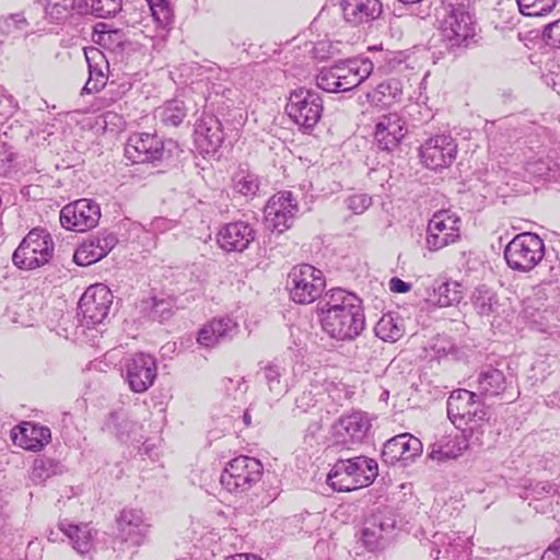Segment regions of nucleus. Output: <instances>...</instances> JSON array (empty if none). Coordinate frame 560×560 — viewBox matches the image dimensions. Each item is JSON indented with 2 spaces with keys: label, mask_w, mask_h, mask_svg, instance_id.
Returning a JSON list of instances; mask_svg holds the SVG:
<instances>
[{
  "label": "nucleus",
  "mask_w": 560,
  "mask_h": 560,
  "mask_svg": "<svg viewBox=\"0 0 560 560\" xmlns=\"http://www.w3.org/2000/svg\"><path fill=\"white\" fill-rule=\"evenodd\" d=\"M98 44L112 52L122 51L126 45H130L120 30L101 32Z\"/></svg>",
  "instance_id": "50"
},
{
  "label": "nucleus",
  "mask_w": 560,
  "mask_h": 560,
  "mask_svg": "<svg viewBox=\"0 0 560 560\" xmlns=\"http://www.w3.org/2000/svg\"><path fill=\"white\" fill-rule=\"evenodd\" d=\"M463 299L462 284L454 280L436 281L429 301L440 307L457 304Z\"/></svg>",
  "instance_id": "35"
},
{
  "label": "nucleus",
  "mask_w": 560,
  "mask_h": 560,
  "mask_svg": "<svg viewBox=\"0 0 560 560\" xmlns=\"http://www.w3.org/2000/svg\"><path fill=\"white\" fill-rule=\"evenodd\" d=\"M338 80L337 88L339 92H347L359 86L368 79L373 71V63L368 60L350 59L337 63Z\"/></svg>",
  "instance_id": "25"
},
{
  "label": "nucleus",
  "mask_w": 560,
  "mask_h": 560,
  "mask_svg": "<svg viewBox=\"0 0 560 560\" xmlns=\"http://www.w3.org/2000/svg\"><path fill=\"white\" fill-rule=\"evenodd\" d=\"M542 38L548 46L560 49V19L545 26Z\"/></svg>",
  "instance_id": "54"
},
{
  "label": "nucleus",
  "mask_w": 560,
  "mask_h": 560,
  "mask_svg": "<svg viewBox=\"0 0 560 560\" xmlns=\"http://www.w3.org/2000/svg\"><path fill=\"white\" fill-rule=\"evenodd\" d=\"M323 100L318 92L296 88L288 96L285 113L304 132H310L319 122L323 115Z\"/></svg>",
  "instance_id": "6"
},
{
  "label": "nucleus",
  "mask_w": 560,
  "mask_h": 560,
  "mask_svg": "<svg viewBox=\"0 0 560 560\" xmlns=\"http://www.w3.org/2000/svg\"><path fill=\"white\" fill-rule=\"evenodd\" d=\"M337 63L329 68H323L316 75V85L326 92L338 93L337 80H338Z\"/></svg>",
  "instance_id": "51"
},
{
  "label": "nucleus",
  "mask_w": 560,
  "mask_h": 560,
  "mask_svg": "<svg viewBox=\"0 0 560 560\" xmlns=\"http://www.w3.org/2000/svg\"><path fill=\"white\" fill-rule=\"evenodd\" d=\"M132 428L133 423L122 413L116 411L110 412L104 423V430L115 434L119 440H124L126 436H128Z\"/></svg>",
  "instance_id": "47"
},
{
  "label": "nucleus",
  "mask_w": 560,
  "mask_h": 560,
  "mask_svg": "<svg viewBox=\"0 0 560 560\" xmlns=\"http://www.w3.org/2000/svg\"><path fill=\"white\" fill-rule=\"evenodd\" d=\"M290 299L296 304H311L326 287L323 271L310 264L294 266L287 278Z\"/></svg>",
  "instance_id": "7"
},
{
  "label": "nucleus",
  "mask_w": 560,
  "mask_h": 560,
  "mask_svg": "<svg viewBox=\"0 0 560 560\" xmlns=\"http://www.w3.org/2000/svg\"><path fill=\"white\" fill-rule=\"evenodd\" d=\"M16 106L14 98L0 90V125L15 113Z\"/></svg>",
  "instance_id": "56"
},
{
  "label": "nucleus",
  "mask_w": 560,
  "mask_h": 560,
  "mask_svg": "<svg viewBox=\"0 0 560 560\" xmlns=\"http://www.w3.org/2000/svg\"><path fill=\"white\" fill-rule=\"evenodd\" d=\"M14 155L11 147L0 141V175H5L12 168Z\"/></svg>",
  "instance_id": "57"
},
{
  "label": "nucleus",
  "mask_w": 560,
  "mask_h": 560,
  "mask_svg": "<svg viewBox=\"0 0 560 560\" xmlns=\"http://www.w3.org/2000/svg\"><path fill=\"white\" fill-rule=\"evenodd\" d=\"M520 12L526 16H540L550 12L556 0H516Z\"/></svg>",
  "instance_id": "48"
},
{
  "label": "nucleus",
  "mask_w": 560,
  "mask_h": 560,
  "mask_svg": "<svg viewBox=\"0 0 560 560\" xmlns=\"http://www.w3.org/2000/svg\"><path fill=\"white\" fill-rule=\"evenodd\" d=\"M545 255L544 241L535 233H520L508 243L504 258L508 266L522 272L533 270Z\"/></svg>",
  "instance_id": "8"
},
{
  "label": "nucleus",
  "mask_w": 560,
  "mask_h": 560,
  "mask_svg": "<svg viewBox=\"0 0 560 560\" xmlns=\"http://www.w3.org/2000/svg\"><path fill=\"white\" fill-rule=\"evenodd\" d=\"M559 488L551 481L525 480L518 493L523 500L541 501L555 497Z\"/></svg>",
  "instance_id": "37"
},
{
  "label": "nucleus",
  "mask_w": 560,
  "mask_h": 560,
  "mask_svg": "<svg viewBox=\"0 0 560 560\" xmlns=\"http://www.w3.org/2000/svg\"><path fill=\"white\" fill-rule=\"evenodd\" d=\"M399 1L404 4H407V5H410L411 8H413V10L411 12H412V14H415L418 18L423 20V19L430 16V13H431L430 5L422 4V2H424L425 0H399Z\"/></svg>",
  "instance_id": "58"
},
{
  "label": "nucleus",
  "mask_w": 560,
  "mask_h": 560,
  "mask_svg": "<svg viewBox=\"0 0 560 560\" xmlns=\"http://www.w3.org/2000/svg\"><path fill=\"white\" fill-rule=\"evenodd\" d=\"M389 290L395 293H407L411 290V283L394 277L389 280Z\"/></svg>",
  "instance_id": "63"
},
{
  "label": "nucleus",
  "mask_w": 560,
  "mask_h": 560,
  "mask_svg": "<svg viewBox=\"0 0 560 560\" xmlns=\"http://www.w3.org/2000/svg\"><path fill=\"white\" fill-rule=\"evenodd\" d=\"M457 155L456 140L450 135H436L429 138L420 147L422 163L431 170L438 171L450 167Z\"/></svg>",
  "instance_id": "16"
},
{
  "label": "nucleus",
  "mask_w": 560,
  "mask_h": 560,
  "mask_svg": "<svg viewBox=\"0 0 560 560\" xmlns=\"http://www.w3.org/2000/svg\"><path fill=\"white\" fill-rule=\"evenodd\" d=\"M323 330L339 341L355 339L365 328V315L362 305H354L339 313L320 315Z\"/></svg>",
  "instance_id": "10"
},
{
  "label": "nucleus",
  "mask_w": 560,
  "mask_h": 560,
  "mask_svg": "<svg viewBox=\"0 0 560 560\" xmlns=\"http://www.w3.org/2000/svg\"><path fill=\"white\" fill-rule=\"evenodd\" d=\"M503 363L486 364L480 368L477 376V390L479 396L495 397L504 393L508 380L502 369Z\"/></svg>",
  "instance_id": "29"
},
{
  "label": "nucleus",
  "mask_w": 560,
  "mask_h": 560,
  "mask_svg": "<svg viewBox=\"0 0 560 560\" xmlns=\"http://www.w3.org/2000/svg\"><path fill=\"white\" fill-rule=\"evenodd\" d=\"M370 429L371 422L366 413L354 411L345 415L332 425L335 443L350 448L352 444L361 443Z\"/></svg>",
  "instance_id": "19"
},
{
  "label": "nucleus",
  "mask_w": 560,
  "mask_h": 560,
  "mask_svg": "<svg viewBox=\"0 0 560 560\" xmlns=\"http://www.w3.org/2000/svg\"><path fill=\"white\" fill-rule=\"evenodd\" d=\"M471 303L475 311L480 316H490L495 313L499 307L497 293L486 285H481L475 290Z\"/></svg>",
  "instance_id": "38"
},
{
  "label": "nucleus",
  "mask_w": 560,
  "mask_h": 560,
  "mask_svg": "<svg viewBox=\"0 0 560 560\" xmlns=\"http://www.w3.org/2000/svg\"><path fill=\"white\" fill-rule=\"evenodd\" d=\"M28 311H30V304H26L24 302L20 303L18 305L15 314L21 318H15L14 320L20 323L23 326H33L34 317L32 315H30L27 318L23 317L24 312H28Z\"/></svg>",
  "instance_id": "62"
},
{
  "label": "nucleus",
  "mask_w": 560,
  "mask_h": 560,
  "mask_svg": "<svg viewBox=\"0 0 560 560\" xmlns=\"http://www.w3.org/2000/svg\"><path fill=\"white\" fill-rule=\"evenodd\" d=\"M401 95V82L397 79H388L368 92L366 100L372 106L384 109L399 102Z\"/></svg>",
  "instance_id": "31"
},
{
  "label": "nucleus",
  "mask_w": 560,
  "mask_h": 560,
  "mask_svg": "<svg viewBox=\"0 0 560 560\" xmlns=\"http://www.w3.org/2000/svg\"><path fill=\"white\" fill-rule=\"evenodd\" d=\"M540 560H560V537L544 551Z\"/></svg>",
  "instance_id": "60"
},
{
  "label": "nucleus",
  "mask_w": 560,
  "mask_h": 560,
  "mask_svg": "<svg viewBox=\"0 0 560 560\" xmlns=\"http://www.w3.org/2000/svg\"><path fill=\"white\" fill-rule=\"evenodd\" d=\"M55 468L56 464L52 459L37 458L30 471V479L34 485H42L55 474Z\"/></svg>",
  "instance_id": "49"
},
{
  "label": "nucleus",
  "mask_w": 560,
  "mask_h": 560,
  "mask_svg": "<svg viewBox=\"0 0 560 560\" xmlns=\"http://www.w3.org/2000/svg\"><path fill=\"white\" fill-rule=\"evenodd\" d=\"M345 20L357 26L376 20L383 12L380 0H341Z\"/></svg>",
  "instance_id": "27"
},
{
  "label": "nucleus",
  "mask_w": 560,
  "mask_h": 560,
  "mask_svg": "<svg viewBox=\"0 0 560 560\" xmlns=\"http://www.w3.org/2000/svg\"><path fill=\"white\" fill-rule=\"evenodd\" d=\"M264 374V380L268 385L269 390L276 396H283L288 392V386L282 382L281 368L272 362L267 363L260 368Z\"/></svg>",
  "instance_id": "42"
},
{
  "label": "nucleus",
  "mask_w": 560,
  "mask_h": 560,
  "mask_svg": "<svg viewBox=\"0 0 560 560\" xmlns=\"http://www.w3.org/2000/svg\"><path fill=\"white\" fill-rule=\"evenodd\" d=\"M431 557L435 560L442 555L451 560H469L471 553L470 537L459 533H435L432 540Z\"/></svg>",
  "instance_id": "20"
},
{
  "label": "nucleus",
  "mask_w": 560,
  "mask_h": 560,
  "mask_svg": "<svg viewBox=\"0 0 560 560\" xmlns=\"http://www.w3.org/2000/svg\"><path fill=\"white\" fill-rule=\"evenodd\" d=\"M374 331L380 339L390 342L402 336V327L392 314H384L376 323Z\"/></svg>",
  "instance_id": "41"
},
{
  "label": "nucleus",
  "mask_w": 560,
  "mask_h": 560,
  "mask_svg": "<svg viewBox=\"0 0 560 560\" xmlns=\"http://www.w3.org/2000/svg\"><path fill=\"white\" fill-rule=\"evenodd\" d=\"M224 132L221 120L213 114L203 113L195 127V143L202 154L215 153L222 145Z\"/></svg>",
  "instance_id": "21"
},
{
  "label": "nucleus",
  "mask_w": 560,
  "mask_h": 560,
  "mask_svg": "<svg viewBox=\"0 0 560 560\" xmlns=\"http://www.w3.org/2000/svg\"><path fill=\"white\" fill-rule=\"evenodd\" d=\"M101 207L92 199H79L65 206L60 211L61 225L70 231L85 232L98 224Z\"/></svg>",
  "instance_id": "14"
},
{
  "label": "nucleus",
  "mask_w": 560,
  "mask_h": 560,
  "mask_svg": "<svg viewBox=\"0 0 560 560\" xmlns=\"http://www.w3.org/2000/svg\"><path fill=\"white\" fill-rule=\"evenodd\" d=\"M299 210L298 202L291 191L273 195L265 207V220L269 229L278 233L289 230Z\"/></svg>",
  "instance_id": "17"
},
{
  "label": "nucleus",
  "mask_w": 560,
  "mask_h": 560,
  "mask_svg": "<svg viewBox=\"0 0 560 560\" xmlns=\"http://www.w3.org/2000/svg\"><path fill=\"white\" fill-rule=\"evenodd\" d=\"M237 331L238 325L231 317L213 318L199 330L197 341L203 347L212 348L232 339Z\"/></svg>",
  "instance_id": "28"
},
{
  "label": "nucleus",
  "mask_w": 560,
  "mask_h": 560,
  "mask_svg": "<svg viewBox=\"0 0 560 560\" xmlns=\"http://www.w3.org/2000/svg\"><path fill=\"white\" fill-rule=\"evenodd\" d=\"M233 189L244 197H254L259 190L260 182L256 174L240 168L232 178Z\"/></svg>",
  "instance_id": "40"
},
{
  "label": "nucleus",
  "mask_w": 560,
  "mask_h": 560,
  "mask_svg": "<svg viewBox=\"0 0 560 560\" xmlns=\"http://www.w3.org/2000/svg\"><path fill=\"white\" fill-rule=\"evenodd\" d=\"M44 7L45 18L50 23H61L66 21L74 10L75 0H36Z\"/></svg>",
  "instance_id": "39"
},
{
  "label": "nucleus",
  "mask_w": 560,
  "mask_h": 560,
  "mask_svg": "<svg viewBox=\"0 0 560 560\" xmlns=\"http://www.w3.org/2000/svg\"><path fill=\"white\" fill-rule=\"evenodd\" d=\"M262 471V464L258 459L237 456L228 463L220 482L231 493H243L261 479Z\"/></svg>",
  "instance_id": "9"
},
{
  "label": "nucleus",
  "mask_w": 560,
  "mask_h": 560,
  "mask_svg": "<svg viewBox=\"0 0 560 560\" xmlns=\"http://www.w3.org/2000/svg\"><path fill=\"white\" fill-rule=\"evenodd\" d=\"M28 22L22 13L9 14L0 19V33L18 37L26 32Z\"/></svg>",
  "instance_id": "46"
},
{
  "label": "nucleus",
  "mask_w": 560,
  "mask_h": 560,
  "mask_svg": "<svg viewBox=\"0 0 560 560\" xmlns=\"http://www.w3.org/2000/svg\"><path fill=\"white\" fill-rule=\"evenodd\" d=\"M469 9L470 7H457L450 10L442 22V42L454 55L460 54L477 43L476 21Z\"/></svg>",
  "instance_id": "4"
},
{
  "label": "nucleus",
  "mask_w": 560,
  "mask_h": 560,
  "mask_svg": "<svg viewBox=\"0 0 560 560\" xmlns=\"http://www.w3.org/2000/svg\"><path fill=\"white\" fill-rule=\"evenodd\" d=\"M479 395L467 389L452 392L447 399V417L464 435L469 436L472 444L481 445L483 423L488 412L483 405L476 400Z\"/></svg>",
  "instance_id": "1"
},
{
  "label": "nucleus",
  "mask_w": 560,
  "mask_h": 560,
  "mask_svg": "<svg viewBox=\"0 0 560 560\" xmlns=\"http://www.w3.org/2000/svg\"><path fill=\"white\" fill-rule=\"evenodd\" d=\"M378 476L375 459L366 456L339 458L327 475L326 482L338 492H350L369 487Z\"/></svg>",
  "instance_id": "2"
},
{
  "label": "nucleus",
  "mask_w": 560,
  "mask_h": 560,
  "mask_svg": "<svg viewBox=\"0 0 560 560\" xmlns=\"http://www.w3.org/2000/svg\"><path fill=\"white\" fill-rule=\"evenodd\" d=\"M175 305L176 299L173 296L162 299L153 296L151 299L149 316L161 323L168 320L174 315Z\"/></svg>",
  "instance_id": "44"
},
{
  "label": "nucleus",
  "mask_w": 560,
  "mask_h": 560,
  "mask_svg": "<svg viewBox=\"0 0 560 560\" xmlns=\"http://www.w3.org/2000/svg\"><path fill=\"white\" fill-rule=\"evenodd\" d=\"M225 560H262V559L253 553H236V555L228 557Z\"/></svg>",
  "instance_id": "64"
},
{
  "label": "nucleus",
  "mask_w": 560,
  "mask_h": 560,
  "mask_svg": "<svg viewBox=\"0 0 560 560\" xmlns=\"http://www.w3.org/2000/svg\"><path fill=\"white\" fill-rule=\"evenodd\" d=\"M407 132L405 120L397 113L383 115L375 126L374 139L378 150H396Z\"/></svg>",
  "instance_id": "22"
},
{
  "label": "nucleus",
  "mask_w": 560,
  "mask_h": 560,
  "mask_svg": "<svg viewBox=\"0 0 560 560\" xmlns=\"http://www.w3.org/2000/svg\"><path fill=\"white\" fill-rule=\"evenodd\" d=\"M421 453V441L409 433H402L389 439L384 444L382 458L384 463L395 465L397 462L412 460Z\"/></svg>",
  "instance_id": "24"
},
{
  "label": "nucleus",
  "mask_w": 560,
  "mask_h": 560,
  "mask_svg": "<svg viewBox=\"0 0 560 560\" xmlns=\"http://www.w3.org/2000/svg\"><path fill=\"white\" fill-rule=\"evenodd\" d=\"M164 153L165 142L156 133H132L125 145V156L133 164L161 161Z\"/></svg>",
  "instance_id": "15"
},
{
  "label": "nucleus",
  "mask_w": 560,
  "mask_h": 560,
  "mask_svg": "<svg viewBox=\"0 0 560 560\" xmlns=\"http://www.w3.org/2000/svg\"><path fill=\"white\" fill-rule=\"evenodd\" d=\"M58 527L79 553L84 555L92 549L94 533L89 524L73 525L63 520L58 523Z\"/></svg>",
  "instance_id": "33"
},
{
  "label": "nucleus",
  "mask_w": 560,
  "mask_h": 560,
  "mask_svg": "<svg viewBox=\"0 0 560 560\" xmlns=\"http://www.w3.org/2000/svg\"><path fill=\"white\" fill-rule=\"evenodd\" d=\"M388 67L390 70L402 71L408 68L406 65V57L402 52H396L388 59Z\"/></svg>",
  "instance_id": "61"
},
{
  "label": "nucleus",
  "mask_w": 560,
  "mask_h": 560,
  "mask_svg": "<svg viewBox=\"0 0 560 560\" xmlns=\"http://www.w3.org/2000/svg\"><path fill=\"white\" fill-rule=\"evenodd\" d=\"M155 118L165 127H178L187 116V107L182 100H170L155 109Z\"/></svg>",
  "instance_id": "36"
},
{
  "label": "nucleus",
  "mask_w": 560,
  "mask_h": 560,
  "mask_svg": "<svg viewBox=\"0 0 560 560\" xmlns=\"http://www.w3.org/2000/svg\"><path fill=\"white\" fill-rule=\"evenodd\" d=\"M463 436V440H459V438L442 436L430 446V458L443 462L460 456L463 451L466 450L469 444H472L469 436L464 434Z\"/></svg>",
  "instance_id": "32"
},
{
  "label": "nucleus",
  "mask_w": 560,
  "mask_h": 560,
  "mask_svg": "<svg viewBox=\"0 0 560 560\" xmlns=\"http://www.w3.org/2000/svg\"><path fill=\"white\" fill-rule=\"evenodd\" d=\"M362 305V301L354 293L346 291L341 288H335L326 293L324 302L319 306V316L325 314L339 313L354 305Z\"/></svg>",
  "instance_id": "34"
},
{
  "label": "nucleus",
  "mask_w": 560,
  "mask_h": 560,
  "mask_svg": "<svg viewBox=\"0 0 560 560\" xmlns=\"http://www.w3.org/2000/svg\"><path fill=\"white\" fill-rule=\"evenodd\" d=\"M131 88L130 83H121L120 85H117L114 81L108 83L106 86V93L109 94V100L112 102H115L119 100L124 94H126Z\"/></svg>",
  "instance_id": "59"
},
{
  "label": "nucleus",
  "mask_w": 560,
  "mask_h": 560,
  "mask_svg": "<svg viewBox=\"0 0 560 560\" xmlns=\"http://www.w3.org/2000/svg\"><path fill=\"white\" fill-rule=\"evenodd\" d=\"M396 528V516L387 508H377L364 521L361 530L363 545L370 551L382 550L388 544Z\"/></svg>",
  "instance_id": "11"
},
{
  "label": "nucleus",
  "mask_w": 560,
  "mask_h": 560,
  "mask_svg": "<svg viewBox=\"0 0 560 560\" xmlns=\"http://www.w3.org/2000/svg\"><path fill=\"white\" fill-rule=\"evenodd\" d=\"M84 3L93 15L102 19L115 16L122 5L121 0H84Z\"/></svg>",
  "instance_id": "45"
},
{
  "label": "nucleus",
  "mask_w": 560,
  "mask_h": 560,
  "mask_svg": "<svg viewBox=\"0 0 560 560\" xmlns=\"http://www.w3.org/2000/svg\"><path fill=\"white\" fill-rule=\"evenodd\" d=\"M12 439L21 447L36 452L50 442L51 434L47 427L24 422L19 427V433L13 430Z\"/></svg>",
  "instance_id": "30"
},
{
  "label": "nucleus",
  "mask_w": 560,
  "mask_h": 560,
  "mask_svg": "<svg viewBox=\"0 0 560 560\" xmlns=\"http://www.w3.org/2000/svg\"><path fill=\"white\" fill-rule=\"evenodd\" d=\"M346 202L353 213L361 214L372 205V198L368 194H354Z\"/></svg>",
  "instance_id": "53"
},
{
  "label": "nucleus",
  "mask_w": 560,
  "mask_h": 560,
  "mask_svg": "<svg viewBox=\"0 0 560 560\" xmlns=\"http://www.w3.org/2000/svg\"><path fill=\"white\" fill-rule=\"evenodd\" d=\"M88 62H90V57L86 56ZM90 69V78L83 86L82 92L92 93L94 91H98L101 86H105L104 74L101 70H96L92 68V65L89 63Z\"/></svg>",
  "instance_id": "55"
},
{
  "label": "nucleus",
  "mask_w": 560,
  "mask_h": 560,
  "mask_svg": "<svg viewBox=\"0 0 560 560\" xmlns=\"http://www.w3.org/2000/svg\"><path fill=\"white\" fill-rule=\"evenodd\" d=\"M54 241L50 233L40 228L31 230L12 255L14 265L24 270L39 268L52 258Z\"/></svg>",
  "instance_id": "5"
},
{
  "label": "nucleus",
  "mask_w": 560,
  "mask_h": 560,
  "mask_svg": "<svg viewBox=\"0 0 560 560\" xmlns=\"http://www.w3.org/2000/svg\"><path fill=\"white\" fill-rule=\"evenodd\" d=\"M103 258V250H98L91 238L84 241L73 254V260L79 266H90Z\"/></svg>",
  "instance_id": "43"
},
{
  "label": "nucleus",
  "mask_w": 560,
  "mask_h": 560,
  "mask_svg": "<svg viewBox=\"0 0 560 560\" xmlns=\"http://www.w3.org/2000/svg\"><path fill=\"white\" fill-rule=\"evenodd\" d=\"M95 245H97V249L103 250V257H106L108 253L117 245L118 238L114 232H109L107 230H103L98 232L96 235L90 237Z\"/></svg>",
  "instance_id": "52"
},
{
  "label": "nucleus",
  "mask_w": 560,
  "mask_h": 560,
  "mask_svg": "<svg viewBox=\"0 0 560 560\" xmlns=\"http://www.w3.org/2000/svg\"><path fill=\"white\" fill-rule=\"evenodd\" d=\"M117 523L124 541L135 546H139L144 541L149 525L144 522L141 510H122L117 518Z\"/></svg>",
  "instance_id": "26"
},
{
  "label": "nucleus",
  "mask_w": 560,
  "mask_h": 560,
  "mask_svg": "<svg viewBox=\"0 0 560 560\" xmlns=\"http://www.w3.org/2000/svg\"><path fill=\"white\" fill-rule=\"evenodd\" d=\"M256 237L255 229L247 222L235 221L224 224L217 234V243L225 252L242 253Z\"/></svg>",
  "instance_id": "23"
},
{
  "label": "nucleus",
  "mask_w": 560,
  "mask_h": 560,
  "mask_svg": "<svg viewBox=\"0 0 560 560\" xmlns=\"http://www.w3.org/2000/svg\"><path fill=\"white\" fill-rule=\"evenodd\" d=\"M460 218L451 210H440L430 219L427 226V247L436 252L460 238Z\"/></svg>",
  "instance_id": "12"
},
{
  "label": "nucleus",
  "mask_w": 560,
  "mask_h": 560,
  "mask_svg": "<svg viewBox=\"0 0 560 560\" xmlns=\"http://www.w3.org/2000/svg\"><path fill=\"white\" fill-rule=\"evenodd\" d=\"M113 293L103 283L89 287L79 301L82 325L88 328L102 324L107 317L113 304Z\"/></svg>",
  "instance_id": "13"
},
{
  "label": "nucleus",
  "mask_w": 560,
  "mask_h": 560,
  "mask_svg": "<svg viewBox=\"0 0 560 560\" xmlns=\"http://www.w3.org/2000/svg\"><path fill=\"white\" fill-rule=\"evenodd\" d=\"M151 14L144 16L143 11L132 4L121 5V19L131 27L143 25L141 32L151 39H165L174 23V12L170 0H147Z\"/></svg>",
  "instance_id": "3"
},
{
  "label": "nucleus",
  "mask_w": 560,
  "mask_h": 560,
  "mask_svg": "<svg viewBox=\"0 0 560 560\" xmlns=\"http://www.w3.org/2000/svg\"><path fill=\"white\" fill-rule=\"evenodd\" d=\"M125 380L135 393L148 390L156 378V360L154 357L139 352L126 360Z\"/></svg>",
  "instance_id": "18"
}]
</instances>
